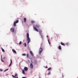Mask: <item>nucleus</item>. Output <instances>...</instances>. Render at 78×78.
Segmentation results:
<instances>
[{"mask_svg": "<svg viewBox=\"0 0 78 78\" xmlns=\"http://www.w3.org/2000/svg\"><path fill=\"white\" fill-rule=\"evenodd\" d=\"M28 69L27 67H25L24 68V70L25 71H27L28 70Z\"/></svg>", "mask_w": 78, "mask_h": 78, "instance_id": "6", "label": "nucleus"}, {"mask_svg": "<svg viewBox=\"0 0 78 78\" xmlns=\"http://www.w3.org/2000/svg\"><path fill=\"white\" fill-rule=\"evenodd\" d=\"M46 37H48V36H47Z\"/></svg>", "mask_w": 78, "mask_h": 78, "instance_id": "37", "label": "nucleus"}, {"mask_svg": "<svg viewBox=\"0 0 78 78\" xmlns=\"http://www.w3.org/2000/svg\"><path fill=\"white\" fill-rule=\"evenodd\" d=\"M12 51L15 53H16V51L14 49H12Z\"/></svg>", "mask_w": 78, "mask_h": 78, "instance_id": "16", "label": "nucleus"}, {"mask_svg": "<svg viewBox=\"0 0 78 78\" xmlns=\"http://www.w3.org/2000/svg\"><path fill=\"white\" fill-rule=\"evenodd\" d=\"M8 69H5V70H4V71L5 72V71H6L8 70Z\"/></svg>", "mask_w": 78, "mask_h": 78, "instance_id": "28", "label": "nucleus"}, {"mask_svg": "<svg viewBox=\"0 0 78 78\" xmlns=\"http://www.w3.org/2000/svg\"><path fill=\"white\" fill-rule=\"evenodd\" d=\"M43 51V49L41 48H40L39 49V54H41V53Z\"/></svg>", "mask_w": 78, "mask_h": 78, "instance_id": "2", "label": "nucleus"}, {"mask_svg": "<svg viewBox=\"0 0 78 78\" xmlns=\"http://www.w3.org/2000/svg\"><path fill=\"white\" fill-rule=\"evenodd\" d=\"M27 38H29V34L28 33H27Z\"/></svg>", "mask_w": 78, "mask_h": 78, "instance_id": "15", "label": "nucleus"}, {"mask_svg": "<svg viewBox=\"0 0 78 78\" xmlns=\"http://www.w3.org/2000/svg\"><path fill=\"white\" fill-rule=\"evenodd\" d=\"M60 44L64 46H65V44L64 43H63L62 42H61V43H60Z\"/></svg>", "mask_w": 78, "mask_h": 78, "instance_id": "11", "label": "nucleus"}, {"mask_svg": "<svg viewBox=\"0 0 78 78\" xmlns=\"http://www.w3.org/2000/svg\"><path fill=\"white\" fill-rule=\"evenodd\" d=\"M36 23V21H34V20H31V23Z\"/></svg>", "mask_w": 78, "mask_h": 78, "instance_id": "12", "label": "nucleus"}, {"mask_svg": "<svg viewBox=\"0 0 78 78\" xmlns=\"http://www.w3.org/2000/svg\"><path fill=\"white\" fill-rule=\"evenodd\" d=\"M48 68V67H47V66L45 67V68Z\"/></svg>", "mask_w": 78, "mask_h": 78, "instance_id": "33", "label": "nucleus"}, {"mask_svg": "<svg viewBox=\"0 0 78 78\" xmlns=\"http://www.w3.org/2000/svg\"><path fill=\"white\" fill-rule=\"evenodd\" d=\"M21 43H22V42H21V41H20V42L19 44H21Z\"/></svg>", "mask_w": 78, "mask_h": 78, "instance_id": "30", "label": "nucleus"}, {"mask_svg": "<svg viewBox=\"0 0 78 78\" xmlns=\"http://www.w3.org/2000/svg\"><path fill=\"white\" fill-rule=\"evenodd\" d=\"M34 29L36 30L37 32H38V30L36 27H34Z\"/></svg>", "mask_w": 78, "mask_h": 78, "instance_id": "7", "label": "nucleus"}, {"mask_svg": "<svg viewBox=\"0 0 78 78\" xmlns=\"http://www.w3.org/2000/svg\"><path fill=\"white\" fill-rule=\"evenodd\" d=\"M40 27V26L39 24H37L36 25V27L38 28H39V27Z\"/></svg>", "mask_w": 78, "mask_h": 78, "instance_id": "14", "label": "nucleus"}, {"mask_svg": "<svg viewBox=\"0 0 78 78\" xmlns=\"http://www.w3.org/2000/svg\"><path fill=\"white\" fill-rule=\"evenodd\" d=\"M62 76L63 78H64L63 75H62Z\"/></svg>", "mask_w": 78, "mask_h": 78, "instance_id": "35", "label": "nucleus"}, {"mask_svg": "<svg viewBox=\"0 0 78 78\" xmlns=\"http://www.w3.org/2000/svg\"><path fill=\"white\" fill-rule=\"evenodd\" d=\"M22 55L23 56H25V55H26V54H22Z\"/></svg>", "mask_w": 78, "mask_h": 78, "instance_id": "25", "label": "nucleus"}, {"mask_svg": "<svg viewBox=\"0 0 78 78\" xmlns=\"http://www.w3.org/2000/svg\"><path fill=\"white\" fill-rule=\"evenodd\" d=\"M12 60L10 59V65H9V67H10V66L12 65Z\"/></svg>", "mask_w": 78, "mask_h": 78, "instance_id": "10", "label": "nucleus"}, {"mask_svg": "<svg viewBox=\"0 0 78 78\" xmlns=\"http://www.w3.org/2000/svg\"><path fill=\"white\" fill-rule=\"evenodd\" d=\"M22 78H27V77H22Z\"/></svg>", "mask_w": 78, "mask_h": 78, "instance_id": "34", "label": "nucleus"}, {"mask_svg": "<svg viewBox=\"0 0 78 78\" xmlns=\"http://www.w3.org/2000/svg\"><path fill=\"white\" fill-rule=\"evenodd\" d=\"M48 42L49 44H50V41H49V39H48Z\"/></svg>", "mask_w": 78, "mask_h": 78, "instance_id": "26", "label": "nucleus"}, {"mask_svg": "<svg viewBox=\"0 0 78 78\" xmlns=\"http://www.w3.org/2000/svg\"><path fill=\"white\" fill-rule=\"evenodd\" d=\"M0 71H3V70L2 69H0Z\"/></svg>", "mask_w": 78, "mask_h": 78, "instance_id": "32", "label": "nucleus"}, {"mask_svg": "<svg viewBox=\"0 0 78 78\" xmlns=\"http://www.w3.org/2000/svg\"><path fill=\"white\" fill-rule=\"evenodd\" d=\"M51 69V67H50L48 69V71L50 70Z\"/></svg>", "mask_w": 78, "mask_h": 78, "instance_id": "24", "label": "nucleus"}, {"mask_svg": "<svg viewBox=\"0 0 78 78\" xmlns=\"http://www.w3.org/2000/svg\"><path fill=\"white\" fill-rule=\"evenodd\" d=\"M30 54H31V56H34V54L33 53L32 51H30Z\"/></svg>", "mask_w": 78, "mask_h": 78, "instance_id": "8", "label": "nucleus"}, {"mask_svg": "<svg viewBox=\"0 0 78 78\" xmlns=\"http://www.w3.org/2000/svg\"><path fill=\"white\" fill-rule=\"evenodd\" d=\"M22 73L23 74H25V71L24 70H23Z\"/></svg>", "mask_w": 78, "mask_h": 78, "instance_id": "21", "label": "nucleus"}, {"mask_svg": "<svg viewBox=\"0 0 78 78\" xmlns=\"http://www.w3.org/2000/svg\"><path fill=\"white\" fill-rule=\"evenodd\" d=\"M27 40L28 41V44H29V43L30 42V39L29 37L27 38Z\"/></svg>", "mask_w": 78, "mask_h": 78, "instance_id": "3", "label": "nucleus"}, {"mask_svg": "<svg viewBox=\"0 0 78 78\" xmlns=\"http://www.w3.org/2000/svg\"><path fill=\"white\" fill-rule=\"evenodd\" d=\"M41 37L42 39L43 38V36L42 35V34L41 35Z\"/></svg>", "mask_w": 78, "mask_h": 78, "instance_id": "22", "label": "nucleus"}, {"mask_svg": "<svg viewBox=\"0 0 78 78\" xmlns=\"http://www.w3.org/2000/svg\"><path fill=\"white\" fill-rule=\"evenodd\" d=\"M50 74H51V73H50V72H49V73H48V75H50Z\"/></svg>", "mask_w": 78, "mask_h": 78, "instance_id": "31", "label": "nucleus"}, {"mask_svg": "<svg viewBox=\"0 0 78 78\" xmlns=\"http://www.w3.org/2000/svg\"><path fill=\"white\" fill-rule=\"evenodd\" d=\"M35 63H37V61H35Z\"/></svg>", "mask_w": 78, "mask_h": 78, "instance_id": "36", "label": "nucleus"}, {"mask_svg": "<svg viewBox=\"0 0 78 78\" xmlns=\"http://www.w3.org/2000/svg\"><path fill=\"white\" fill-rule=\"evenodd\" d=\"M58 49L60 50H61L62 48H61V46H59V47H58Z\"/></svg>", "mask_w": 78, "mask_h": 78, "instance_id": "20", "label": "nucleus"}, {"mask_svg": "<svg viewBox=\"0 0 78 78\" xmlns=\"http://www.w3.org/2000/svg\"><path fill=\"white\" fill-rule=\"evenodd\" d=\"M19 22V20H16V22L15 21L14 23L13 26L14 27H16V23H17Z\"/></svg>", "mask_w": 78, "mask_h": 78, "instance_id": "1", "label": "nucleus"}, {"mask_svg": "<svg viewBox=\"0 0 78 78\" xmlns=\"http://www.w3.org/2000/svg\"><path fill=\"white\" fill-rule=\"evenodd\" d=\"M17 76V74L16 73L15 74V76H14L13 75H12V76H13V77L14 78H15V77H16V76Z\"/></svg>", "mask_w": 78, "mask_h": 78, "instance_id": "9", "label": "nucleus"}, {"mask_svg": "<svg viewBox=\"0 0 78 78\" xmlns=\"http://www.w3.org/2000/svg\"><path fill=\"white\" fill-rule=\"evenodd\" d=\"M69 44V43H67L66 44V45H68Z\"/></svg>", "mask_w": 78, "mask_h": 78, "instance_id": "29", "label": "nucleus"}, {"mask_svg": "<svg viewBox=\"0 0 78 78\" xmlns=\"http://www.w3.org/2000/svg\"><path fill=\"white\" fill-rule=\"evenodd\" d=\"M26 56H27V58H29V54H28V53L27 54V55H26Z\"/></svg>", "mask_w": 78, "mask_h": 78, "instance_id": "19", "label": "nucleus"}, {"mask_svg": "<svg viewBox=\"0 0 78 78\" xmlns=\"http://www.w3.org/2000/svg\"><path fill=\"white\" fill-rule=\"evenodd\" d=\"M1 50H2V51L3 52H5V50L2 48L1 47Z\"/></svg>", "mask_w": 78, "mask_h": 78, "instance_id": "18", "label": "nucleus"}, {"mask_svg": "<svg viewBox=\"0 0 78 78\" xmlns=\"http://www.w3.org/2000/svg\"><path fill=\"white\" fill-rule=\"evenodd\" d=\"M23 44H24V46L25 47H26L27 46V44L26 43H25Z\"/></svg>", "mask_w": 78, "mask_h": 78, "instance_id": "23", "label": "nucleus"}, {"mask_svg": "<svg viewBox=\"0 0 78 78\" xmlns=\"http://www.w3.org/2000/svg\"><path fill=\"white\" fill-rule=\"evenodd\" d=\"M1 61H2V62H4V61H3L2 60V57H1Z\"/></svg>", "mask_w": 78, "mask_h": 78, "instance_id": "27", "label": "nucleus"}, {"mask_svg": "<svg viewBox=\"0 0 78 78\" xmlns=\"http://www.w3.org/2000/svg\"><path fill=\"white\" fill-rule=\"evenodd\" d=\"M24 23H26V18H24L23 19Z\"/></svg>", "mask_w": 78, "mask_h": 78, "instance_id": "17", "label": "nucleus"}, {"mask_svg": "<svg viewBox=\"0 0 78 78\" xmlns=\"http://www.w3.org/2000/svg\"><path fill=\"white\" fill-rule=\"evenodd\" d=\"M38 32H39V34H40V35L42 34V30H40V31H39Z\"/></svg>", "mask_w": 78, "mask_h": 78, "instance_id": "13", "label": "nucleus"}, {"mask_svg": "<svg viewBox=\"0 0 78 78\" xmlns=\"http://www.w3.org/2000/svg\"><path fill=\"white\" fill-rule=\"evenodd\" d=\"M10 30L11 31V32H12V33H13L14 30V28H11V29H10Z\"/></svg>", "mask_w": 78, "mask_h": 78, "instance_id": "5", "label": "nucleus"}, {"mask_svg": "<svg viewBox=\"0 0 78 78\" xmlns=\"http://www.w3.org/2000/svg\"><path fill=\"white\" fill-rule=\"evenodd\" d=\"M30 68L31 69H33V65H32V63H31L30 65Z\"/></svg>", "mask_w": 78, "mask_h": 78, "instance_id": "4", "label": "nucleus"}]
</instances>
